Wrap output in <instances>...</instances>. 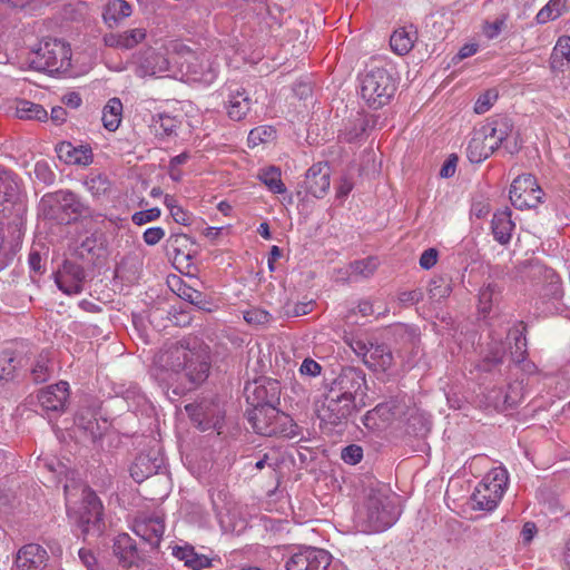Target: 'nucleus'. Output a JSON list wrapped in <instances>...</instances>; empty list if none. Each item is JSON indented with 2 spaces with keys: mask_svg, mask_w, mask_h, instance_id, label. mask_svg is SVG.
<instances>
[{
  "mask_svg": "<svg viewBox=\"0 0 570 570\" xmlns=\"http://www.w3.org/2000/svg\"><path fill=\"white\" fill-rule=\"evenodd\" d=\"M429 296L431 299L440 301L452 292L451 279L446 276H434L429 283Z\"/></svg>",
  "mask_w": 570,
  "mask_h": 570,
  "instance_id": "a18cd8bd",
  "label": "nucleus"
},
{
  "mask_svg": "<svg viewBox=\"0 0 570 570\" xmlns=\"http://www.w3.org/2000/svg\"><path fill=\"white\" fill-rule=\"evenodd\" d=\"M483 127L485 132L489 134L490 139L494 138L502 145L513 134V124L507 117L495 118Z\"/></svg>",
  "mask_w": 570,
  "mask_h": 570,
  "instance_id": "79ce46f5",
  "label": "nucleus"
},
{
  "mask_svg": "<svg viewBox=\"0 0 570 570\" xmlns=\"http://www.w3.org/2000/svg\"><path fill=\"white\" fill-rule=\"evenodd\" d=\"M550 68L553 72H562L570 69V37L561 36L558 38L551 56Z\"/></svg>",
  "mask_w": 570,
  "mask_h": 570,
  "instance_id": "c756f323",
  "label": "nucleus"
},
{
  "mask_svg": "<svg viewBox=\"0 0 570 570\" xmlns=\"http://www.w3.org/2000/svg\"><path fill=\"white\" fill-rule=\"evenodd\" d=\"M190 420L202 431L210 429H222L224 413L219 406V403L215 400H202L185 405Z\"/></svg>",
  "mask_w": 570,
  "mask_h": 570,
  "instance_id": "9d476101",
  "label": "nucleus"
},
{
  "mask_svg": "<svg viewBox=\"0 0 570 570\" xmlns=\"http://www.w3.org/2000/svg\"><path fill=\"white\" fill-rule=\"evenodd\" d=\"M112 549L119 563L125 568L138 566V562L141 560L140 551L135 540L128 533L118 534L114 541Z\"/></svg>",
  "mask_w": 570,
  "mask_h": 570,
  "instance_id": "393cba45",
  "label": "nucleus"
},
{
  "mask_svg": "<svg viewBox=\"0 0 570 570\" xmlns=\"http://www.w3.org/2000/svg\"><path fill=\"white\" fill-rule=\"evenodd\" d=\"M508 472L498 466L484 475L472 494L474 509L492 511L501 501L508 487Z\"/></svg>",
  "mask_w": 570,
  "mask_h": 570,
  "instance_id": "0eeeda50",
  "label": "nucleus"
},
{
  "mask_svg": "<svg viewBox=\"0 0 570 570\" xmlns=\"http://www.w3.org/2000/svg\"><path fill=\"white\" fill-rule=\"evenodd\" d=\"M56 150L60 160L66 164L87 166L92 163V150L89 146L80 145L76 147L69 141H62Z\"/></svg>",
  "mask_w": 570,
  "mask_h": 570,
  "instance_id": "a878e982",
  "label": "nucleus"
},
{
  "mask_svg": "<svg viewBox=\"0 0 570 570\" xmlns=\"http://www.w3.org/2000/svg\"><path fill=\"white\" fill-rule=\"evenodd\" d=\"M78 556L87 570H99L97 559L91 550L81 548L78 550Z\"/></svg>",
  "mask_w": 570,
  "mask_h": 570,
  "instance_id": "e2e57ef3",
  "label": "nucleus"
},
{
  "mask_svg": "<svg viewBox=\"0 0 570 570\" xmlns=\"http://www.w3.org/2000/svg\"><path fill=\"white\" fill-rule=\"evenodd\" d=\"M160 216V209L157 207L147 209V210H140L132 215L131 220L134 224L141 226L144 224H147L149 222H154L158 219Z\"/></svg>",
  "mask_w": 570,
  "mask_h": 570,
  "instance_id": "6e6d98bb",
  "label": "nucleus"
},
{
  "mask_svg": "<svg viewBox=\"0 0 570 570\" xmlns=\"http://www.w3.org/2000/svg\"><path fill=\"white\" fill-rule=\"evenodd\" d=\"M423 292L420 288L412 291H404L397 294V301L402 306H412L420 303L423 299Z\"/></svg>",
  "mask_w": 570,
  "mask_h": 570,
  "instance_id": "5fc2aeb1",
  "label": "nucleus"
},
{
  "mask_svg": "<svg viewBox=\"0 0 570 570\" xmlns=\"http://www.w3.org/2000/svg\"><path fill=\"white\" fill-rule=\"evenodd\" d=\"M361 96L372 108L379 109L391 100L396 90V82L384 68L375 67L360 78Z\"/></svg>",
  "mask_w": 570,
  "mask_h": 570,
  "instance_id": "39448f33",
  "label": "nucleus"
},
{
  "mask_svg": "<svg viewBox=\"0 0 570 570\" xmlns=\"http://www.w3.org/2000/svg\"><path fill=\"white\" fill-rule=\"evenodd\" d=\"M507 19L508 14H502L493 22H485L483 27V32L487 36V38L494 39L495 37H498L505 27Z\"/></svg>",
  "mask_w": 570,
  "mask_h": 570,
  "instance_id": "4d7b16f0",
  "label": "nucleus"
},
{
  "mask_svg": "<svg viewBox=\"0 0 570 570\" xmlns=\"http://www.w3.org/2000/svg\"><path fill=\"white\" fill-rule=\"evenodd\" d=\"M321 370L322 367L316 361L305 358L301 365L299 372L309 376H316L321 373Z\"/></svg>",
  "mask_w": 570,
  "mask_h": 570,
  "instance_id": "774afa93",
  "label": "nucleus"
},
{
  "mask_svg": "<svg viewBox=\"0 0 570 570\" xmlns=\"http://www.w3.org/2000/svg\"><path fill=\"white\" fill-rule=\"evenodd\" d=\"M279 383L268 380L264 384H248L245 387L247 402L256 409L258 406H276L279 401Z\"/></svg>",
  "mask_w": 570,
  "mask_h": 570,
  "instance_id": "a211bd4d",
  "label": "nucleus"
},
{
  "mask_svg": "<svg viewBox=\"0 0 570 570\" xmlns=\"http://www.w3.org/2000/svg\"><path fill=\"white\" fill-rule=\"evenodd\" d=\"M210 360L208 352L202 347L173 345L160 352L155 360L156 379L173 390L175 395H183L196 389L208 377Z\"/></svg>",
  "mask_w": 570,
  "mask_h": 570,
  "instance_id": "f257e3e1",
  "label": "nucleus"
},
{
  "mask_svg": "<svg viewBox=\"0 0 570 570\" xmlns=\"http://www.w3.org/2000/svg\"><path fill=\"white\" fill-rule=\"evenodd\" d=\"M504 357V347L502 344H495L490 354L485 355L478 367L483 372H492L502 364Z\"/></svg>",
  "mask_w": 570,
  "mask_h": 570,
  "instance_id": "09e8293b",
  "label": "nucleus"
},
{
  "mask_svg": "<svg viewBox=\"0 0 570 570\" xmlns=\"http://www.w3.org/2000/svg\"><path fill=\"white\" fill-rule=\"evenodd\" d=\"M193 246L191 239L186 234H173L167 239V248L177 256L190 257L189 247Z\"/></svg>",
  "mask_w": 570,
  "mask_h": 570,
  "instance_id": "49530a36",
  "label": "nucleus"
},
{
  "mask_svg": "<svg viewBox=\"0 0 570 570\" xmlns=\"http://www.w3.org/2000/svg\"><path fill=\"white\" fill-rule=\"evenodd\" d=\"M393 354L387 345L373 343L364 364L374 372H386L393 365Z\"/></svg>",
  "mask_w": 570,
  "mask_h": 570,
  "instance_id": "bb28decb",
  "label": "nucleus"
},
{
  "mask_svg": "<svg viewBox=\"0 0 570 570\" xmlns=\"http://www.w3.org/2000/svg\"><path fill=\"white\" fill-rule=\"evenodd\" d=\"M252 99L245 90H235L228 96L226 105L227 115L232 120L239 121L250 110Z\"/></svg>",
  "mask_w": 570,
  "mask_h": 570,
  "instance_id": "7c9ffc66",
  "label": "nucleus"
},
{
  "mask_svg": "<svg viewBox=\"0 0 570 570\" xmlns=\"http://www.w3.org/2000/svg\"><path fill=\"white\" fill-rule=\"evenodd\" d=\"M177 295L186 302H189L193 305H196L199 308H204L206 301L205 296L200 291L193 288L191 286L178 282L177 286Z\"/></svg>",
  "mask_w": 570,
  "mask_h": 570,
  "instance_id": "8fccbe9b",
  "label": "nucleus"
},
{
  "mask_svg": "<svg viewBox=\"0 0 570 570\" xmlns=\"http://www.w3.org/2000/svg\"><path fill=\"white\" fill-rule=\"evenodd\" d=\"M366 387L365 374L362 370L346 367L334 380L331 392L355 403V396Z\"/></svg>",
  "mask_w": 570,
  "mask_h": 570,
  "instance_id": "4468645a",
  "label": "nucleus"
},
{
  "mask_svg": "<svg viewBox=\"0 0 570 570\" xmlns=\"http://www.w3.org/2000/svg\"><path fill=\"white\" fill-rule=\"evenodd\" d=\"M160 465V459L151 456L149 453H140L130 466V475L136 482L140 483L156 474Z\"/></svg>",
  "mask_w": 570,
  "mask_h": 570,
  "instance_id": "cd10ccee",
  "label": "nucleus"
},
{
  "mask_svg": "<svg viewBox=\"0 0 570 570\" xmlns=\"http://www.w3.org/2000/svg\"><path fill=\"white\" fill-rule=\"evenodd\" d=\"M353 124H355V129L350 130L346 134V139L348 141L357 139L363 132H365L366 128L371 124V119L366 116L357 115L353 120Z\"/></svg>",
  "mask_w": 570,
  "mask_h": 570,
  "instance_id": "13d9d810",
  "label": "nucleus"
},
{
  "mask_svg": "<svg viewBox=\"0 0 570 570\" xmlns=\"http://www.w3.org/2000/svg\"><path fill=\"white\" fill-rule=\"evenodd\" d=\"M415 39L416 32L412 30V27H410V29L402 27L392 33L390 38V46L393 52L399 56H404L411 51Z\"/></svg>",
  "mask_w": 570,
  "mask_h": 570,
  "instance_id": "473e14b6",
  "label": "nucleus"
},
{
  "mask_svg": "<svg viewBox=\"0 0 570 570\" xmlns=\"http://www.w3.org/2000/svg\"><path fill=\"white\" fill-rule=\"evenodd\" d=\"M519 391H520L519 384L509 386V391L504 394V399H503V404L507 409L513 407L520 402L521 395H520Z\"/></svg>",
  "mask_w": 570,
  "mask_h": 570,
  "instance_id": "0e129e2a",
  "label": "nucleus"
},
{
  "mask_svg": "<svg viewBox=\"0 0 570 570\" xmlns=\"http://www.w3.org/2000/svg\"><path fill=\"white\" fill-rule=\"evenodd\" d=\"M69 396V384L61 381L42 389L38 393V401L47 412H60L65 409Z\"/></svg>",
  "mask_w": 570,
  "mask_h": 570,
  "instance_id": "5701e85b",
  "label": "nucleus"
},
{
  "mask_svg": "<svg viewBox=\"0 0 570 570\" xmlns=\"http://www.w3.org/2000/svg\"><path fill=\"white\" fill-rule=\"evenodd\" d=\"M273 136V130L271 128L258 127L254 128L249 131L248 141L257 145L258 142L268 141Z\"/></svg>",
  "mask_w": 570,
  "mask_h": 570,
  "instance_id": "052dcab7",
  "label": "nucleus"
},
{
  "mask_svg": "<svg viewBox=\"0 0 570 570\" xmlns=\"http://www.w3.org/2000/svg\"><path fill=\"white\" fill-rule=\"evenodd\" d=\"M272 316L268 312L261 308H250L244 312V320L248 324L263 325L271 321Z\"/></svg>",
  "mask_w": 570,
  "mask_h": 570,
  "instance_id": "603ef678",
  "label": "nucleus"
},
{
  "mask_svg": "<svg viewBox=\"0 0 570 570\" xmlns=\"http://www.w3.org/2000/svg\"><path fill=\"white\" fill-rule=\"evenodd\" d=\"M164 236L165 230L161 227H150L144 232L142 238L147 245L154 246L158 244Z\"/></svg>",
  "mask_w": 570,
  "mask_h": 570,
  "instance_id": "680f3d73",
  "label": "nucleus"
},
{
  "mask_svg": "<svg viewBox=\"0 0 570 570\" xmlns=\"http://www.w3.org/2000/svg\"><path fill=\"white\" fill-rule=\"evenodd\" d=\"M75 423L87 432L92 441L101 436L102 432L92 409H80L75 417Z\"/></svg>",
  "mask_w": 570,
  "mask_h": 570,
  "instance_id": "c9c22d12",
  "label": "nucleus"
},
{
  "mask_svg": "<svg viewBox=\"0 0 570 570\" xmlns=\"http://www.w3.org/2000/svg\"><path fill=\"white\" fill-rule=\"evenodd\" d=\"M42 205L49 206L45 215L60 224H70L87 212L79 197L70 190H59L42 198Z\"/></svg>",
  "mask_w": 570,
  "mask_h": 570,
  "instance_id": "6e6552de",
  "label": "nucleus"
},
{
  "mask_svg": "<svg viewBox=\"0 0 570 570\" xmlns=\"http://www.w3.org/2000/svg\"><path fill=\"white\" fill-rule=\"evenodd\" d=\"M131 63L135 66V73L141 78L167 71L169 66L168 60L151 48L135 55Z\"/></svg>",
  "mask_w": 570,
  "mask_h": 570,
  "instance_id": "aec40b11",
  "label": "nucleus"
},
{
  "mask_svg": "<svg viewBox=\"0 0 570 570\" xmlns=\"http://www.w3.org/2000/svg\"><path fill=\"white\" fill-rule=\"evenodd\" d=\"M83 279V268L71 262H65L62 268L56 275L58 288L68 295L79 294L82 291Z\"/></svg>",
  "mask_w": 570,
  "mask_h": 570,
  "instance_id": "4be33fe9",
  "label": "nucleus"
},
{
  "mask_svg": "<svg viewBox=\"0 0 570 570\" xmlns=\"http://www.w3.org/2000/svg\"><path fill=\"white\" fill-rule=\"evenodd\" d=\"M67 514L83 535H99L104 530L102 503L97 494L76 478L63 485Z\"/></svg>",
  "mask_w": 570,
  "mask_h": 570,
  "instance_id": "f03ea898",
  "label": "nucleus"
},
{
  "mask_svg": "<svg viewBox=\"0 0 570 570\" xmlns=\"http://www.w3.org/2000/svg\"><path fill=\"white\" fill-rule=\"evenodd\" d=\"M16 116L26 120L46 121L48 119V112L41 105L24 99L17 101Z\"/></svg>",
  "mask_w": 570,
  "mask_h": 570,
  "instance_id": "a19ab883",
  "label": "nucleus"
},
{
  "mask_svg": "<svg viewBox=\"0 0 570 570\" xmlns=\"http://www.w3.org/2000/svg\"><path fill=\"white\" fill-rule=\"evenodd\" d=\"M131 6L125 0H110L104 12V20L110 27L131 14Z\"/></svg>",
  "mask_w": 570,
  "mask_h": 570,
  "instance_id": "e433bc0d",
  "label": "nucleus"
},
{
  "mask_svg": "<svg viewBox=\"0 0 570 570\" xmlns=\"http://www.w3.org/2000/svg\"><path fill=\"white\" fill-rule=\"evenodd\" d=\"M341 458L347 464H357L363 458V449L356 444L347 445L342 449Z\"/></svg>",
  "mask_w": 570,
  "mask_h": 570,
  "instance_id": "864d4df0",
  "label": "nucleus"
},
{
  "mask_svg": "<svg viewBox=\"0 0 570 570\" xmlns=\"http://www.w3.org/2000/svg\"><path fill=\"white\" fill-rule=\"evenodd\" d=\"M210 57L208 52H202L199 55L188 53L181 62V66H186L187 73H189L194 80L210 83L217 75L216 65L212 61Z\"/></svg>",
  "mask_w": 570,
  "mask_h": 570,
  "instance_id": "6ab92c4d",
  "label": "nucleus"
},
{
  "mask_svg": "<svg viewBox=\"0 0 570 570\" xmlns=\"http://www.w3.org/2000/svg\"><path fill=\"white\" fill-rule=\"evenodd\" d=\"M377 268V261L374 257H367L356 261L350 265V276L354 278H368Z\"/></svg>",
  "mask_w": 570,
  "mask_h": 570,
  "instance_id": "de8ad7c7",
  "label": "nucleus"
},
{
  "mask_svg": "<svg viewBox=\"0 0 570 570\" xmlns=\"http://www.w3.org/2000/svg\"><path fill=\"white\" fill-rule=\"evenodd\" d=\"M147 37L145 28L128 29L122 32L106 33L102 38L105 46L115 49L130 50L141 43Z\"/></svg>",
  "mask_w": 570,
  "mask_h": 570,
  "instance_id": "b1692460",
  "label": "nucleus"
},
{
  "mask_svg": "<svg viewBox=\"0 0 570 570\" xmlns=\"http://www.w3.org/2000/svg\"><path fill=\"white\" fill-rule=\"evenodd\" d=\"M438 262V250L435 248H429L424 250L420 257V266L423 269L432 268Z\"/></svg>",
  "mask_w": 570,
  "mask_h": 570,
  "instance_id": "69168bd1",
  "label": "nucleus"
},
{
  "mask_svg": "<svg viewBox=\"0 0 570 570\" xmlns=\"http://www.w3.org/2000/svg\"><path fill=\"white\" fill-rule=\"evenodd\" d=\"M71 49L59 39L42 40L30 55V67L37 71L59 72L70 67Z\"/></svg>",
  "mask_w": 570,
  "mask_h": 570,
  "instance_id": "423d86ee",
  "label": "nucleus"
},
{
  "mask_svg": "<svg viewBox=\"0 0 570 570\" xmlns=\"http://www.w3.org/2000/svg\"><path fill=\"white\" fill-rule=\"evenodd\" d=\"M253 430L261 435H283L294 439L298 435V426L293 419L281 412L276 406H258L247 412Z\"/></svg>",
  "mask_w": 570,
  "mask_h": 570,
  "instance_id": "20e7f679",
  "label": "nucleus"
},
{
  "mask_svg": "<svg viewBox=\"0 0 570 570\" xmlns=\"http://www.w3.org/2000/svg\"><path fill=\"white\" fill-rule=\"evenodd\" d=\"M48 559L45 548L37 543H28L18 550L14 564L17 570H43Z\"/></svg>",
  "mask_w": 570,
  "mask_h": 570,
  "instance_id": "412c9836",
  "label": "nucleus"
},
{
  "mask_svg": "<svg viewBox=\"0 0 570 570\" xmlns=\"http://www.w3.org/2000/svg\"><path fill=\"white\" fill-rule=\"evenodd\" d=\"M371 344H373V342H366L360 338H354L351 341L350 346L356 355L362 357V361L364 362L368 354Z\"/></svg>",
  "mask_w": 570,
  "mask_h": 570,
  "instance_id": "338daca9",
  "label": "nucleus"
},
{
  "mask_svg": "<svg viewBox=\"0 0 570 570\" xmlns=\"http://www.w3.org/2000/svg\"><path fill=\"white\" fill-rule=\"evenodd\" d=\"M542 190L531 174L519 175L511 184L509 197L518 209L535 207L541 202Z\"/></svg>",
  "mask_w": 570,
  "mask_h": 570,
  "instance_id": "1a4fd4ad",
  "label": "nucleus"
},
{
  "mask_svg": "<svg viewBox=\"0 0 570 570\" xmlns=\"http://www.w3.org/2000/svg\"><path fill=\"white\" fill-rule=\"evenodd\" d=\"M181 122L177 117L170 116L166 112H159L156 116H153L150 127L156 136L165 137L175 134Z\"/></svg>",
  "mask_w": 570,
  "mask_h": 570,
  "instance_id": "ea45409f",
  "label": "nucleus"
},
{
  "mask_svg": "<svg viewBox=\"0 0 570 570\" xmlns=\"http://www.w3.org/2000/svg\"><path fill=\"white\" fill-rule=\"evenodd\" d=\"M487 134H473L466 147V157L471 163L480 164L491 156V146H487Z\"/></svg>",
  "mask_w": 570,
  "mask_h": 570,
  "instance_id": "f704fd0d",
  "label": "nucleus"
},
{
  "mask_svg": "<svg viewBox=\"0 0 570 570\" xmlns=\"http://www.w3.org/2000/svg\"><path fill=\"white\" fill-rule=\"evenodd\" d=\"M491 228L494 239L501 245H507L512 236L514 223L511 219V210L504 208L494 213Z\"/></svg>",
  "mask_w": 570,
  "mask_h": 570,
  "instance_id": "c85d7f7f",
  "label": "nucleus"
},
{
  "mask_svg": "<svg viewBox=\"0 0 570 570\" xmlns=\"http://www.w3.org/2000/svg\"><path fill=\"white\" fill-rule=\"evenodd\" d=\"M331 554L313 547L301 549L286 561V570H327Z\"/></svg>",
  "mask_w": 570,
  "mask_h": 570,
  "instance_id": "ddd939ff",
  "label": "nucleus"
},
{
  "mask_svg": "<svg viewBox=\"0 0 570 570\" xmlns=\"http://www.w3.org/2000/svg\"><path fill=\"white\" fill-rule=\"evenodd\" d=\"M173 554L193 570H203L212 566V560L208 557L196 553L194 548L189 546L174 547Z\"/></svg>",
  "mask_w": 570,
  "mask_h": 570,
  "instance_id": "2f4dec72",
  "label": "nucleus"
},
{
  "mask_svg": "<svg viewBox=\"0 0 570 570\" xmlns=\"http://www.w3.org/2000/svg\"><path fill=\"white\" fill-rule=\"evenodd\" d=\"M281 169L275 166L264 168L259 171L258 178L264 185L268 187L274 194H283L286 191V187L282 181Z\"/></svg>",
  "mask_w": 570,
  "mask_h": 570,
  "instance_id": "c03bdc74",
  "label": "nucleus"
},
{
  "mask_svg": "<svg viewBox=\"0 0 570 570\" xmlns=\"http://www.w3.org/2000/svg\"><path fill=\"white\" fill-rule=\"evenodd\" d=\"M498 99V92L494 89L487 90L482 94L474 105V111L479 115L487 112Z\"/></svg>",
  "mask_w": 570,
  "mask_h": 570,
  "instance_id": "3c124183",
  "label": "nucleus"
},
{
  "mask_svg": "<svg viewBox=\"0 0 570 570\" xmlns=\"http://www.w3.org/2000/svg\"><path fill=\"white\" fill-rule=\"evenodd\" d=\"M122 117V102L119 98H111L102 109V124L109 131L118 129Z\"/></svg>",
  "mask_w": 570,
  "mask_h": 570,
  "instance_id": "4c0bfd02",
  "label": "nucleus"
},
{
  "mask_svg": "<svg viewBox=\"0 0 570 570\" xmlns=\"http://www.w3.org/2000/svg\"><path fill=\"white\" fill-rule=\"evenodd\" d=\"M53 372V365L49 352H41L35 360L30 375L35 383L48 381Z\"/></svg>",
  "mask_w": 570,
  "mask_h": 570,
  "instance_id": "58836bf2",
  "label": "nucleus"
},
{
  "mask_svg": "<svg viewBox=\"0 0 570 570\" xmlns=\"http://www.w3.org/2000/svg\"><path fill=\"white\" fill-rule=\"evenodd\" d=\"M399 515L394 498L385 491L372 489L358 508L355 522L362 532H381L392 527Z\"/></svg>",
  "mask_w": 570,
  "mask_h": 570,
  "instance_id": "7ed1b4c3",
  "label": "nucleus"
},
{
  "mask_svg": "<svg viewBox=\"0 0 570 570\" xmlns=\"http://www.w3.org/2000/svg\"><path fill=\"white\" fill-rule=\"evenodd\" d=\"M355 411V403L330 391L323 407L318 411L322 422L338 425L348 420Z\"/></svg>",
  "mask_w": 570,
  "mask_h": 570,
  "instance_id": "2eb2a0df",
  "label": "nucleus"
},
{
  "mask_svg": "<svg viewBox=\"0 0 570 570\" xmlns=\"http://www.w3.org/2000/svg\"><path fill=\"white\" fill-rule=\"evenodd\" d=\"M21 362L22 358L13 350L6 348L0 352V384H6L14 379Z\"/></svg>",
  "mask_w": 570,
  "mask_h": 570,
  "instance_id": "72a5a7b5",
  "label": "nucleus"
},
{
  "mask_svg": "<svg viewBox=\"0 0 570 570\" xmlns=\"http://www.w3.org/2000/svg\"><path fill=\"white\" fill-rule=\"evenodd\" d=\"M83 185L95 196L107 190V181L100 175L87 178Z\"/></svg>",
  "mask_w": 570,
  "mask_h": 570,
  "instance_id": "bf43d9fd",
  "label": "nucleus"
},
{
  "mask_svg": "<svg viewBox=\"0 0 570 570\" xmlns=\"http://www.w3.org/2000/svg\"><path fill=\"white\" fill-rule=\"evenodd\" d=\"M331 185V168L326 163L314 164L305 174L299 188L315 198H323Z\"/></svg>",
  "mask_w": 570,
  "mask_h": 570,
  "instance_id": "dca6fc26",
  "label": "nucleus"
},
{
  "mask_svg": "<svg viewBox=\"0 0 570 570\" xmlns=\"http://www.w3.org/2000/svg\"><path fill=\"white\" fill-rule=\"evenodd\" d=\"M26 206L21 199L20 185L13 173L0 171V213L21 216Z\"/></svg>",
  "mask_w": 570,
  "mask_h": 570,
  "instance_id": "9b49d317",
  "label": "nucleus"
},
{
  "mask_svg": "<svg viewBox=\"0 0 570 570\" xmlns=\"http://www.w3.org/2000/svg\"><path fill=\"white\" fill-rule=\"evenodd\" d=\"M134 532L141 538L150 548L157 549L165 531V521L161 515H140L135 519Z\"/></svg>",
  "mask_w": 570,
  "mask_h": 570,
  "instance_id": "f3484780",
  "label": "nucleus"
},
{
  "mask_svg": "<svg viewBox=\"0 0 570 570\" xmlns=\"http://www.w3.org/2000/svg\"><path fill=\"white\" fill-rule=\"evenodd\" d=\"M405 405L396 400H390L377 404L373 410L367 411L362 421L368 430H381L395 420H401L405 414Z\"/></svg>",
  "mask_w": 570,
  "mask_h": 570,
  "instance_id": "f8f14e48",
  "label": "nucleus"
},
{
  "mask_svg": "<svg viewBox=\"0 0 570 570\" xmlns=\"http://www.w3.org/2000/svg\"><path fill=\"white\" fill-rule=\"evenodd\" d=\"M501 289L495 283L485 284L479 293V311L483 315L491 312L492 306L499 302Z\"/></svg>",
  "mask_w": 570,
  "mask_h": 570,
  "instance_id": "37998d69",
  "label": "nucleus"
}]
</instances>
